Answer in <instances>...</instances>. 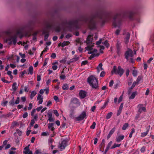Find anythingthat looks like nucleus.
<instances>
[{
	"mask_svg": "<svg viewBox=\"0 0 154 154\" xmlns=\"http://www.w3.org/2000/svg\"><path fill=\"white\" fill-rule=\"evenodd\" d=\"M68 141L66 140H64L62 141L60 143H59L58 147L60 149V150H62L65 149L67 144Z\"/></svg>",
	"mask_w": 154,
	"mask_h": 154,
	"instance_id": "6",
	"label": "nucleus"
},
{
	"mask_svg": "<svg viewBox=\"0 0 154 154\" xmlns=\"http://www.w3.org/2000/svg\"><path fill=\"white\" fill-rule=\"evenodd\" d=\"M142 79V77L141 76H138L137 78V80L136 81L137 82V83H139L140 81Z\"/></svg>",
	"mask_w": 154,
	"mask_h": 154,
	"instance_id": "43",
	"label": "nucleus"
},
{
	"mask_svg": "<svg viewBox=\"0 0 154 154\" xmlns=\"http://www.w3.org/2000/svg\"><path fill=\"white\" fill-rule=\"evenodd\" d=\"M74 110L73 109H71L70 111V116L71 117H74Z\"/></svg>",
	"mask_w": 154,
	"mask_h": 154,
	"instance_id": "35",
	"label": "nucleus"
},
{
	"mask_svg": "<svg viewBox=\"0 0 154 154\" xmlns=\"http://www.w3.org/2000/svg\"><path fill=\"white\" fill-rule=\"evenodd\" d=\"M43 98L42 97V96L41 95L39 94L38 95L37 98V100H39L38 103L39 104H41L43 102Z\"/></svg>",
	"mask_w": 154,
	"mask_h": 154,
	"instance_id": "19",
	"label": "nucleus"
},
{
	"mask_svg": "<svg viewBox=\"0 0 154 154\" xmlns=\"http://www.w3.org/2000/svg\"><path fill=\"white\" fill-rule=\"evenodd\" d=\"M96 125V123L94 122L93 123L92 125L91 126L90 128L92 129H94L95 128V126Z\"/></svg>",
	"mask_w": 154,
	"mask_h": 154,
	"instance_id": "41",
	"label": "nucleus"
},
{
	"mask_svg": "<svg viewBox=\"0 0 154 154\" xmlns=\"http://www.w3.org/2000/svg\"><path fill=\"white\" fill-rule=\"evenodd\" d=\"M134 56L132 51L130 48H128V50L126 51L125 54V58L128 61L129 60L128 57H132Z\"/></svg>",
	"mask_w": 154,
	"mask_h": 154,
	"instance_id": "7",
	"label": "nucleus"
},
{
	"mask_svg": "<svg viewBox=\"0 0 154 154\" xmlns=\"http://www.w3.org/2000/svg\"><path fill=\"white\" fill-rule=\"evenodd\" d=\"M28 116V113L27 112H25L23 114V118H25L27 117Z\"/></svg>",
	"mask_w": 154,
	"mask_h": 154,
	"instance_id": "61",
	"label": "nucleus"
},
{
	"mask_svg": "<svg viewBox=\"0 0 154 154\" xmlns=\"http://www.w3.org/2000/svg\"><path fill=\"white\" fill-rule=\"evenodd\" d=\"M69 43L70 42L69 41H64L62 43V47H63L65 46L68 45Z\"/></svg>",
	"mask_w": 154,
	"mask_h": 154,
	"instance_id": "26",
	"label": "nucleus"
},
{
	"mask_svg": "<svg viewBox=\"0 0 154 154\" xmlns=\"http://www.w3.org/2000/svg\"><path fill=\"white\" fill-rule=\"evenodd\" d=\"M88 82L91 87L94 89H98V86L97 79L93 75H91L88 78Z\"/></svg>",
	"mask_w": 154,
	"mask_h": 154,
	"instance_id": "3",
	"label": "nucleus"
},
{
	"mask_svg": "<svg viewBox=\"0 0 154 154\" xmlns=\"http://www.w3.org/2000/svg\"><path fill=\"white\" fill-rule=\"evenodd\" d=\"M88 60H85L83 61H82L81 63V66H82V65H85L88 63Z\"/></svg>",
	"mask_w": 154,
	"mask_h": 154,
	"instance_id": "39",
	"label": "nucleus"
},
{
	"mask_svg": "<svg viewBox=\"0 0 154 154\" xmlns=\"http://www.w3.org/2000/svg\"><path fill=\"white\" fill-rule=\"evenodd\" d=\"M49 36V33L46 34L45 35V36H44V40L45 41L48 38Z\"/></svg>",
	"mask_w": 154,
	"mask_h": 154,
	"instance_id": "52",
	"label": "nucleus"
},
{
	"mask_svg": "<svg viewBox=\"0 0 154 154\" xmlns=\"http://www.w3.org/2000/svg\"><path fill=\"white\" fill-rule=\"evenodd\" d=\"M136 94V92H133L129 97V99H133L135 97Z\"/></svg>",
	"mask_w": 154,
	"mask_h": 154,
	"instance_id": "29",
	"label": "nucleus"
},
{
	"mask_svg": "<svg viewBox=\"0 0 154 154\" xmlns=\"http://www.w3.org/2000/svg\"><path fill=\"white\" fill-rule=\"evenodd\" d=\"M122 19L121 14L116 13L113 17L112 25L114 27H119L121 25Z\"/></svg>",
	"mask_w": 154,
	"mask_h": 154,
	"instance_id": "2",
	"label": "nucleus"
},
{
	"mask_svg": "<svg viewBox=\"0 0 154 154\" xmlns=\"http://www.w3.org/2000/svg\"><path fill=\"white\" fill-rule=\"evenodd\" d=\"M62 88L64 90H67L68 88V84H66L63 85L62 86Z\"/></svg>",
	"mask_w": 154,
	"mask_h": 154,
	"instance_id": "30",
	"label": "nucleus"
},
{
	"mask_svg": "<svg viewBox=\"0 0 154 154\" xmlns=\"http://www.w3.org/2000/svg\"><path fill=\"white\" fill-rule=\"evenodd\" d=\"M134 132H135L134 129V128H132L131 129V133L129 134V137L130 138L131 137L133 134L134 133Z\"/></svg>",
	"mask_w": 154,
	"mask_h": 154,
	"instance_id": "37",
	"label": "nucleus"
},
{
	"mask_svg": "<svg viewBox=\"0 0 154 154\" xmlns=\"http://www.w3.org/2000/svg\"><path fill=\"white\" fill-rule=\"evenodd\" d=\"M124 138V136L123 135H120L117 137L116 139V141L117 142H120L121 140L123 139Z\"/></svg>",
	"mask_w": 154,
	"mask_h": 154,
	"instance_id": "18",
	"label": "nucleus"
},
{
	"mask_svg": "<svg viewBox=\"0 0 154 154\" xmlns=\"http://www.w3.org/2000/svg\"><path fill=\"white\" fill-rule=\"evenodd\" d=\"M49 30L48 29H44L42 31V34H45L49 33Z\"/></svg>",
	"mask_w": 154,
	"mask_h": 154,
	"instance_id": "33",
	"label": "nucleus"
},
{
	"mask_svg": "<svg viewBox=\"0 0 154 154\" xmlns=\"http://www.w3.org/2000/svg\"><path fill=\"white\" fill-rule=\"evenodd\" d=\"M130 34L128 32H127L125 35L124 42L125 44H127L129 42Z\"/></svg>",
	"mask_w": 154,
	"mask_h": 154,
	"instance_id": "10",
	"label": "nucleus"
},
{
	"mask_svg": "<svg viewBox=\"0 0 154 154\" xmlns=\"http://www.w3.org/2000/svg\"><path fill=\"white\" fill-rule=\"evenodd\" d=\"M29 145H28L27 146H26L24 148V150L23 151V153L24 154H28V152L29 151Z\"/></svg>",
	"mask_w": 154,
	"mask_h": 154,
	"instance_id": "22",
	"label": "nucleus"
},
{
	"mask_svg": "<svg viewBox=\"0 0 154 154\" xmlns=\"http://www.w3.org/2000/svg\"><path fill=\"white\" fill-rule=\"evenodd\" d=\"M125 70L123 69L121 66H118L117 69L116 66H113V69L111 71V73L113 74L114 73L116 75H119L120 77L123 74Z\"/></svg>",
	"mask_w": 154,
	"mask_h": 154,
	"instance_id": "4",
	"label": "nucleus"
},
{
	"mask_svg": "<svg viewBox=\"0 0 154 154\" xmlns=\"http://www.w3.org/2000/svg\"><path fill=\"white\" fill-rule=\"evenodd\" d=\"M32 103H30L29 104V106L28 108V109L29 110H30L32 109Z\"/></svg>",
	"mask_w": 154,
	"mask_h": 154,
	"instance_id": "58",
	"label": "nucleus"
},
{
	"mask_svg": "<svg viewBox=\"0 0 154 154\" xmlns=\"http://www.w3.org/2000/svg\"><path fill=\"white\" fill-rule=\"evenodd\" d=\"M134 14V12L132 11H126L125 12L123 16L124 17H125V14H126L128 16V17L131 19L132 18L133 15Z\"/></svg>",
	"mask_w": 154,
	"mask_h": 154,
	"instance_id": "9",
	"label": "nucleus"
},
{
	"mask_svg": "<svg viewBox=\"0 0 154 154\" xmlns=\"http://www.w3.org/2000/svg\"><path fill=\"white\" fill-rule=\"evenodd\" d=\"M138 84H139L138 83H137V82L136 81H134L133 83L131 86V87H133L134 88L135 87V86L136 85H137Z\"/></svg>",
	"mask_w": 154,
	"mask_h": 154,
	"instance_id": "62",
	"label": "nucleus"
},
{
	"mask_svg": "<svg viewBox=\"0 0 154 154\" xmlns=\"http://www.w3.org/2000/svg\"><path fill=\"white\" fill-rule=\"evenodd\" d=\"M46 26L48 29H50L52 27V25L50 23H48L47 24Z\"/></svg>",
	"mask_w": 154,
	"mask_h": 154,
	"instance_id": "50",
	"label": "nucleus"
},
{
	"mask_svg": "<svg viewBox=\"0 0 154 154\" xmlns=\"http://www.w3.org/2000/svg\"><path fill=\"white\" fill-rule=\"evenodd\" d=\"M143 106V105L142 104H140L138 105V106L139 107L137 112L138 114H140L142 112V111H145L146 110V108L144 107H142Z\"/></svg>",
	"mask_w": 154,
	"mask_h": 154,
	"instance_id": "12",
	"label": "nucleus"
},
{
	"mask_svg": "<svg viewBox=\"0 0 154 154\" xmlns=\"http://www.w3.org/2000/svg\"><path fill=\"white\" fill-rule=\"evenodd\" d=\"M112 112H110L109 113H108L106 116V119H110L111 117V116H112Z\"/></svg>",
	"mask_w": 154,
	"mask_h": 154,
	"instance_id": "28",
	"label": "nucleus"
},
{
	"mask_svg": "<svg viewBox=\"0 0 154 154\" xmlns=\"http://www.w3.org/2000/svg\"><path fill=\"white\" fill-rule=\"evenodd\" d=\"M54 125V124L53 123H49L48 124V128L50 129V128H52Z\"/></svg>",
	"mask_w": 154,
	"mask_h": 154,
	"instance_id": "55",
	"label": "nucleus"
},
{
	"mask_svg": "<svg viewBox=\"0 0 154 154\" xmlns=\"http://www.w3.org/2000/svg\"><path fill=\"white\" fill-rule=\"evenodd\" d=\"M107 48H108L109 46V44L108 43V41L107 40H105V42L103 43H102Z\"/></svg>",
	"mask_w": 154,
	"mask_h": 154,
	"instance_id": "34",
	"label": "nucleus"
},
{
	"mask_svg": "<svg viewBox=\"0 0 154 154\" xmlns=\"http://www.w3.org/2000/svg\"><path fill=\"white\" fill-rule=\"evenodd\" d=\"M35 111H36V109H33L31 112V116H34V114L35 113Z\"/></svg>",
	"mask_w": 154,
	"mask_h": 154,
	"instance_id": "53",
	"label": "nucleus"
},
{
	"mask_svg": "<svg viewBox=\"0 0 154 154\" xmlns=\"http://www.w3.org/2000/svg\"><path fill=\"white\" fill-rule=\"evenodd\" d=\"M10 116L9 114H7V115H3L1 116V117H3L5 118H6L7 117H8Z\"/></svg>",
	"mask_w": 154,
	"mask_h": 154,
	"instance_id": "44",
	"label": "nucleus"
},
{
	"mask_svg": "<svg viewBox=\"0 0 154 154\" xmlns=\"http://www.w3.org/2000/svg\"><path fill=\"white\" fill-rule=\"evenodd\" d=\"M29 71L30 74H32L33 73V68L32 66H30L29 67Z\"/></svg>",
	"mask_w": 154,
	"mask_h": 154,
	"instance_id": "32",
	"label": "nucleus"
},
{
	"mask_svg": "<svg viewBox=\"0 0 154 154\" xmlns=\"http://www.w3.org/2000/svg\"><path fill=\"white\" fill-rule=\"evenodd\" d=\"M11 73L12 72L10 71H8L7 73V74L10 76L11 79H12L13 78V76L11 75Z\"/></svg>",
	"mask_w": 154,
	"mask_h": 154,
	"instance_id": "38",
	"label": "nucleus"
},
{
	"mask_svg": "<svg viewBox=\"0 0 154 154\" xmlns=\"http://www.w3.org/2000/svg\"><path fill=\"white\" fill-rule=\"evenodd\" d=\"M36 92L35 91H32L30 95V98L31 99H32L36 95Z\"/></svg>",
	"mask_w": 154,
	"mask_h": 154,
	"instance_id": "24",
	"label": "nucleus"
},
{
	"mask_svg": "<svg viewBox=\"0 0 154 154\" xmlns=\"http://www.w3.org/2000/svg\"><path fill=\"white\" fill-rule=\"evenodd\" d=\"M17 36L16 35H10L5 41V42L8 43L9 45H11L12 44L15 45L17 42Z\"/></svg>",
	"mask_w": 154,
	"mask_h": 154,
	"instance_id": "5",
	"label": "nucleus"
},
{
	"mask_svg": "<svg viewBox=\"0 0 154 154\" xmlns=\"http://www.w3.org/2000/svg\"><path fill=\"white\" fill-rule=\"evenodd\" d=\"M121 48V44L118 41L116 44L117 52L119 55L120 53V49Z\"/></svg>",
	"mask_w": 154,
	"mask_h": 154,
	"instance_id": "13",
	"label": "nucleus"
},
{
	"mask_svg": "<svg viewBox=\"0 0 154 154\" xmlns=\"http://www.w3.org/2000/svg\"><path fill=\"white\" fill-rule=\"evenodd\" d=\"M75 57L70 59L71 60V62H72V63L76 61H77L79 59V57H77V56L76 55H75Z\"/></svg>",
	"mask_w": 154,
	"mask_h": 154,
	"instance_id": "23",
	"label": "nucleus"
},
{
	"mask_svg": "<svg viewBox=\"0 0 154 154\" xmlns=\"http://www.w3.org/2000/svg\"><path fill=\"white\" fill-rule=\"evenodd\" d=\"M133 75L134 76H136L137 75V72L136 70H134L133 71Z\"/></svg>",
	"mask_w": 154,
	"mask_h": 154,
	"instance_id": "51",
	"label": "nucleus"
},
{
	"mask_svg": "<svg viewBox=\"0 0 154 154\" xmlns=\"http://www.w3.org/2000/svg\"><path fill=\"white\" fill-rule=\"evenodd\" d=\"M133 88L131 86V87H130L129 88L128 91V94H131V92L132 91V89H133Z\"/></svg>",
	"mask_w": 154,
	"mask_h": 154,
	"instance_id": "47",
	"label": "nucleus"
},
{
	"mask_svg": "<svg viewBox=\"0 0 154 154\" xmlns=\"http://www.w3.org/2000/svg\"><path fill=\"white\" fill-rule=\"evenodd\" d=\"M103 64L101 63H100L99 64L98 66V67L100 68V70H103V68H102Z\"/></svg>",
	"mask_w": 154,
	"mask_h": 154,
	"instance_id": "54",
	"label": "nucleus"
},
{
	"mask_svg": "<svg viewBox=\"0 0 154 154\" xmlns=\"http://www.w3.org/2000/svg\"><path fill=\"white\" fill-rule=\"evenodd\" d=\"M121 144H117L116 143L114 144L110 148L111 149H112L115 148L116 147H119L120 146Z\"/></svg>",
	"mask_w": 154,
	"mask_h": 154,
	"instance_id": "31",
	"label": "nucleus"
},
{
	"mask_svg": "<svg viewBox=\"0 0 154 154\" xmlns=\"http://www.w3.org/2000/svg\"><path fill=\"white\" fill-rule=\"evenodd\" d=\"M54 29L56 32H59L60 31L61 29L60 26H56L54 28Z\"/></svg>",
	"mask_w": 154,
	"mask_h": 154,
	"instance_id": "25",
	"label": "nucleus"
},
{
	"mask_svg": "<svg viewBox=\"0 0 154 154\" xmlns=\"http://www.w3.org/2000/svg\"><path fill=\"white\" fill-rule=\"evenodd\" d=\"M149 129H148L147 130V131H146V132L142 133H141V137H143L145 136H146L147 134L149 132Z\"/></svg>",
	"mask_w": 154,
	"mask_h": 154,
	"instance_id": "36",
	"label": "nucleus"
},
{
	"mask_svg": "<svg viewBox=\"0 0 154 154\" xmlns=\"http://www.w3.org/2000/svg\"><path fill=\"white\" fill-rule=\"evenodd\" d=\"M60 78L61 79H65L66 78V76L64 75H61L60 76Z\"/></svg>",
	"mask_w": 154,
	"mask_h": 154,
	"instance_id": "59",
	"label": "nucleus"
},
{
	"mask_svg": "<svg viewBox=\"0 0 154 154\" xmlns=\"http://www.w3.org/2000/svg\"><path fill=\"white\" fill-rule=\"evenodd\" d=\"M85 111H83L78 117L75 119V121H81L84 119L86 117Z\"/></svg>",
	"mask_w": 154,
	"mask_h": 154,
	"instance_id": "8",
	"label": "nucleus"
},
{
	"mask_svg": "<svg viewBox=\"0 0 154 154\" xmlns=\"http://www.w3.org/2000/svg\"><path fill=\"white\" fill-rule=\"evenodd\" d=\"M86 92L82 90L80 91L79 96L81 99H83L86 96Z\"/></svg>",
	"mask_w": 154,
	"mask_h": 154,
	"instance_id": "11",
	"label": "nucleus"
},
{
	"mask_svg": "<svg viewBox=\"0 0 154 154\" xmlns=\"http://www.w3.org/2000/svg\"><path fill=\"white\" fill-rule=\"evenodd\" d=\"M48 120L50 122H53L54 121V118L52 117V114L51 112H48Z\"/></svg>",
	"mask_w": 154,
	"mask_h": 154,
	"instance_id": "17",
	"label": "nucleus"
},
{
	"mask_svg": "<svg viewBox=\"0 0 154 154\" xmlns=\"http://www.w3.org/2000/svg\"><path fill=\"white\" fill-rule=\"evenodd\" d=\"M17 83L16 82H14L12 86V89L13 90L14 92H13L12 93H14L16 90L17 89V87L16 86Z\"/></svg>",
	"mask_w": 154,
	"mask_h": 154,
	"instance_id": "21",
	"label": "nucleus"
},
{
	"mask_svg": "<svg viewBox=\"0 0 154 154\" xmlns=\"http://www.w3.org/2000/svg\"><path fill=\"white\" fill-rule=\"evenodd\" d=\"M128 123H126L124 124V125H123V127L122 128V129L123 130H125L128 127Z\"/></svg>",
	"mask_w": 154,
	"mask_h": 154,
	"instance_id": "27",
	"label": "nucleus"
},
{
	"mask_svg": "<svg viewBox=\"0 0 154 154\" xmlns=\"http://www.w3.org/2000/svg\"><path fill=\"white\" fill-rule=\"evenodd\" d=\"M51 57L53 59L55 58L56 57V54L55 53H53L51 55Z\"/></svg>",
	"mask_w": 154,
	"mask_h": 154,
	"instance_id": "64",
	"label": "nucleus"
},
{
	"mask_svg": "<svg viewBox=\"0 0 154 154\" xmlns=\"http://www.w3.org/2000/svg\"><path fill=\"white\" fill-rule=\"evenodd\" d=\"M116 130V128L114 127L113 128L112 130H110L109 131V132L108 134V135L107 139H109L110 137H111L112 134L114 133V132Z\"/></svg>",
	"mask_w": 154,
	"mask_h": 154,
	"instance_id": "15",
	"label": "nucleus"
},
{
	"mask_svg": "<svg viewBox=\"0 0 154 154\" xmlns=\"http://www.w3.org/2000/svg\"><path fill=\"white\" fill-rule=\"evenodd\" d=\"M93 36V35H90L88 37L87 39V44H89L92 42L93 38H92V37Z\"/></svg>",
	"mask_w": 154,
	"mask_h": 154,
	"instance_id": "16",
	"label": "nucleus"
},
{
	"mask_svg": "<svg viewBox=\"0 0 154 154\" xmlns=\"http://www.w3.org/2000/svg\"><path fill=\"white\" fill-rule=\"evenodd\" d=\"M86 49L88 51H91L92 50L93 48H92V47L91 46H88L86 47Z\"/></svg>",
	"mask_w": 154,
	"mask_h": 154,
	"instance_id": "60",
	"label": "nucleus"
},
{
	"mask_svg": "<svg viewBox=\"0 0 154 154\" xmlns=\"http://www.w3.org/2000/svg\"><path fill=\"white\" fill-rule=\"evenodd\" d=\"M112 17L111 12H106L102 14L99 12H97L95 14H92L89 17L82 16L79 19L70 20L68 22L66 20L62 21L61 25L63 26L68 25L69 27H72L77 25L80 21L86 23L88 24L89 29L91 30L96 29L97 27V22L95 19L96 18L101 20V22L103 24L106 21L110 20Z\"/></svg>",
	"mask_w": 154,
	"mask_h": 154,
	"instance_id": "1",
	"label": "nucleus"
},
{
	"mask_svg": "<svg viewBox=\"0 0 154 154\" xmlns=\"http://www.w3.org/2000/svg\"><path fill=\"white\" fill-rule=\"evenodd\" d=\"M19 100H20L19 97H17V99L15 102V104H18L19 102Z\"/></svg>",
	"mask_w": 154,
	"mask_h": 154,
	"instance_id": "57",
	"label": "nucleus"
},
{
	"mask_svg": "<svg viewBox=\"0 0 154 154\" xmlns=\"http://www.w3.org/2000/svg\"><path fill=\"white\" fill-rule=\"evenodd\" d=\"M71 103L74 104H80L79 100L76 98H74L71 100Z\"/></svg>",
	"mask_w": 154,
	"mask_h": 154,
	"instance_id": "20",
	"label": "nucleus"
},
{
	"mask_svg": "<svg viewBox=\"0 0 154 154\" xmlns=\"http://www.w3.org/2000/svg\"><path fill=\"white\" fill-rule=\"evenodd\" d=\"M17 133L18 134L19 136H20L21 135L22 132V131H20L18 129H17L16 130Z\"/></svg>",
	"mask_w": 154,
	"mask_h": 154,
	"instance_id": "40",
	"label": "nucleus"
},
{
	"mask_svg": "<svg viewBox=\"0 0 154 154\" xmlns=\"http://www.w3.org/2000/svg\"><path fill=\"white\" fill-rule=\"evenodd\" d=\"M35 123V122L34 121V119H32L31 120L30 123V127H32L33 125Z\"/></svg>",
	"mask_w": 154,
	"mask_h": 154,
	"instance_id": "45",
	"label": "nucleus"
},
{
	"mask_svg": "<svg viewBox=\"0 0 154 154\" xmlns=\"http://www.w3.org/2000/svg\"><path fill=\"white\" fill-rule=\"evenodd\" d=\"M1 80L2 81L5 83H9L10 82H9L8 81L5 80L4 78H2Z\"/></svg>",
	"mask_w": 154,
	"mask_h": 154,
	"instance_id": "49",
	"label": "nucleus"
},
{
	"mask_svg": "<svg viewBox=\"0 0 154 154\" xmlns=\"http://www.w3.org/2000/svg\"><path fill=\"white\" fill-rule=\"evenodd\" d=\"M112 143V141H110L106 147L109 149L110 146H111Z\"/></svg>",
	"mask_w": 154,
	"mask_h": 154,
	"instance_id": "56",
	"label": "nucleus"
},
{
	"mask_svg": "<svg viewBox=\"0 0 154 154\" xmlns=\"http://www.w3.org/2000/svg\"><path fill=\"white\" fill-rule=\"evenodd\" d=\"M54 114L57 116L58 117L59 116V114L57 110H54Z\"/></svg>",
	"mask_w": 154,
	"mask_h": 154,
	"instance_id": "42",
	"label": "nucleus"
},
{
	"mask_svg": "<svg viewBox=\"0 0 154 154\" xmlns=\"http://www.w3.org/2000/svg\"><path fill=\"white\" fill-rule=\"evenodd\" d=\"M8 142V140H5L3 142V143L2 145L3 146H5L6 145V146H5V149H7L10 148L11 147V145L10 144H7Z\"/></svg>",
	"mask_w": 154,
	"mask_h": 154,
	"instance_id": "14",
	"label": "nucleus"
},
{
	"mask_svg": "<svg viewBox=\"0 0 154 154\" xmlns=\"http://www.w3.org/2000/svg\"><path fill=\"white\" fill-rule=\"evenodd\" d=\"M97 55H95V54H92L90 56V57H89V60H91V59L92 58H93L94 57H95Z\"/></svg>",
	"mask_w": 154,
	"mask_h": 154,
	"instance_id": "46",
	"label": "nucleus"
},
{
	"mask_svg": "<svg viewBox=\"0 0 154 154\" xmlns=\"http://www.w3.org/2000/svg\"><path fill=\"white\" fill-rule=\"evenodd\" d=\"M105 141L104 139H103L101 142V143L100 144V146H104L105 145Z\"/></svg>",
	"mask_w": 154,
	"mask_h": 154,
	"instance_id": "48",
	"label": "nucleus"
},
{
	"mask_svg": "<svg viewBox=\"0 0 154 154\" xmlns=\"http://www.w3.org/2000/svg\"><path fill=\"white\" fill-rule=\"evenodd\" d=\"M105 72L104 71H102L100 74V76L101 77H103L105 76Z\"/></svg>",
	"mask_w": 154,
	"mask_h": 154,
	"instance_id": "63",
	"label": "nucleus"
}]
</instances>
